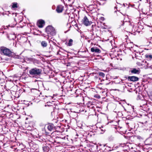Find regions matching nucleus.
I'll return each instance as SVG.
<instances>
[{
    "label": "nucleus",
    "instance_id": "f257e3e1",
    "mask_svg": "<svg viewBox=\"0 0 152 152\" xmlns=\"http://www.w3.org/2000/svg\"><path fill=\"white\" fill-rule=\"evenodd\" d=\"M0 50L1 54L9 57L12 56L14 54V53L11 52L10 49L5 47H1Z\"/></svg>",
    "mask_w": 152,
    "mask_h": 152
},
{
    "label": "nucleus",
    "instance_id": "f03ea898",
    "mask_svg": "<svg viewBox=\"0 0 152 152\" xmlns=\"http://www.w3.org/2000/svg\"><path fill=\"white\" fill-rule=\"evenodd\" d=\"M42 70L37 68H34L31 69L29 71V73L32 76L40 75L41 74Z\"/></svg>",
    "mask_w": 152,
    "mask_h": 152
},
{
    "label": "nucleus",
    "instance_id": "7ed1b4c3",
    "mask_svg": "<svg viewBox=\"0 0 152 152\" xmlns=\"http://www.w3.org/2000/svg\"><path fill=\"white\" fill-rule=\"evenodd\" d=\"M46 32L48 34L52 36L55 35L56 34L54 28L51 26H48L46 27Z\"/></svg>",
    "mask_w": 152,
    "mask_h": 152
},
{
    "label": "nucleus",
    "instance_id": "20e7f679",
    "mask_svg": "<svg viewBox=\"0 0 152 152\" xmlns=\"http://www.w3.org/2000/svg\"><path fill=\"white\" fill-rule=\"evenodd\" d=\"M83 23L86 26H88L91 25L92 22L89 21L87 17L85 16L82 20Z\"/></svg>",
    "mask_w": 152,
    "mask_h": 152
},
{
    "label": "nucleus",
    "instance_id": "39448f33",
    "mask_svg": "<svg viewBox=\"0 0 152 152\" xmlns=\"http://www.w3.org/2000/svg\"><path fill=\"white\" fill-rule=\"evenodd\" d=\"M64 7L61 5L58 6L56 8V11L58 13L62 12L64 10Z\"/></svg>",
    "mask_w": 152,
    "mask_h": 152
},
{
    "label": "nucleus",
    "instance_id": "423d86ee",
    "mask_svg": "<svg viewBox=\"0 0 152 152\" xmlns=\"http://www.w3.org/2000/svg\"><path fill=\"white\" fill-rule=\"evenodd\" d=\"M45 23V22L44 20H41L38 21L37 24L39 27L41 28L43 26Z\"/></svg>",
    "mask_w": 152,
    "mask_h": 152
},
{
    "label": "nucleus",
    "instance_id": "0eeeda50",
    "mask_svg": "<svg viewBox=\"0 0 152 152\" xmlns=\"http://www.w3.org/2000/svg\"><path fill=\"white\" fill-rule=\"evenodd\" d=\"M128 79L130 81L134 82L138 81L139 80V78L137 77L132 76H129L128 77Z\"/></svg>",
    "mask_w": 152,
    "mask_h": 152
},
{
    "label": "nucleus",
    "instance_id": "6e6552de",
    "mask_svg": "<svg viewBox=\"0 0 152 152\" xmlns=\"http://www.w3.org/2000/svg\"><path fill=\"white\" fill-rule=\"evenodd\" d=\"M91 51L92 52H95L96 53H100L101 52L100 50L96 47H93L91 48Z\"/></svg>",
    "mask_w": 152,
    "mask_h": 152
},
{
    "label": "nucleus",
    "instance_id": "1a4fd4ad",
    "mask_svg": "<svg viewBox=\"0 0 152 152\" xmlns=\"http://www.w3.org/2000/svg\"><path fill=\"white\" fill-rule=\"evenodd\" d=\"M121 23H122V24H121L122 25H123L124 24H128L129 25V28H134V26L129 22L125 21V22H124V21H122Z\"/></svg>",
    "mask_w": 152,
    "mask_h": 152
},
{
    "label": "nucleus",
    "instance_id": "9d476101",
    "mask_svg": "<svg viewBox=\"0 0 152 152\" xmlns=\"http://www.w3.org/2000/svg\"><path fill=\"white\" fill-rule=\"evenodd\" d=\"M54 126L53 124H50L48 125L47 128L48 130L51 131L54 128Z\"/></svg>",
    "mask_w": 152,
    "mask_h": 152
},
{
    "label": "nucleus",
    "instance_id": "9b49d317",
    "mask_svg": "<svg viewBox=\"0 0 152 152\" xmlns=\"http://www.w3.org/2000/svg\"><path fill=\"white\" fill-rule=\"evenodd\" d=\"M132 73L134 74H139V71L136 68H134L131 71Z\"/></svg>",
    "mask_w": 152,
    "mask_h": 152
},
{
    "label": "nucleus",
    "instance_id": "f8f14e48",
    "mask_svg": "<svg viewBox=\"0 0 152 152\" xmlns=\"http://www.w3.org/2000/svg\"><path fill=\"white\" fill-rule=\"evenodd\" d=\"M41 45L43 47H46L47 46V44L46 42L42 41L41 42Z\"/></svg>",
    "mask_w": 152,
    "mask_h": 152
},
{
    "label": "nucleus",
    "instance_id": "ddd939ff",
    "mask_svg": "<svg viewBox=\"0 0 152 152\" xmlns=\"http://www.w3.org/2000/svg\"><path fill=\"white\" fill-rule=\"evenodd\" d=\"M73 40L72 39H70L69 40V42L68 43L67 45L68 46H71L72 45Z\"/></svg>",
    "mask_w": 152,
    "mask_h": 152
},
{
    "label": "nucleus",
    "instance_id": "4468645a",
    "mask_svg": "<svg viewBox=\"0 0 152 152\" xmlns=\"http://www.w3.org/2000/svg\"><path fill=\"white\" fill-rule=\"evenodd\" d=\"M12 7L13 8H17L18 7L17 6V3H12Z\"/></svg>",
    "mask_w": 152,
    "mask_h": 152
},
{
    "label": "nucleus",
    "instance_id": "2eb2a0df",
    "mask_svg": "<svg viewBox=\"0 0 152 152\" xmlns=\"http://www.w3.org/2000/svg\"><path fill=\"white\" fill-rule=\"evenodd\" d=\"M99 75L102 77H104L105 76V74L103 72H100L99 73Z\"/></svg>",
    "mask_w": 152,
    "mask_h": 152
},
{
    "label": "nucleus",
    "instance_id": "dca6fc26",
    "mask_svg": "<svg viewBox=\"0 0 152 152\" xmlns=\"http://www.w3.org/2000/svg\"><path fill=\"white\" fill-rule=\"evenodd\" d=\"M43 149L44 151H47L48 150V147L47 146H44L43 147Z\"/></svg>",
    "mask_w": 152,
    "mask_h": 152
},
{
    "label": "nucleus",
    "instance_id": "f3484780",
    "mask_svg": "<svg viewBox=\"0 0 152 152\" xmlns=\"http://www.w3.org/2000/svg\"><path fill=\"white\" fill-rule=\"evenodd\" d=\"M148 42L152 44V37H151L150 39L148 40Z\"/></svg>",
    "mask_w": 152,
    "mask_h": 152
},
{
    "label": "nucleus",
    "instance_id": "a211bd4d",
    "mask_svg": "<svg viewBox=\"0 0 152 152\" xmlns=\"http://www.w3.org/2000/svg\"><path fill=\"white\" fill-rule=\"evenodd\" d=\"M146 56L147 58H148L149 57L151 58H152V56L151 55H148V56L146 55Z\"/></svg>",
    "mask_w": 152,
    "mask_h": 152
},
{
    "label": "nucleus",
    "instance_id": "6ab92c4d",
    "mask_svg": "<svg viewBox=\"0 0 152 152\" xmlns=\"http://www.w3.org/2000/svg\"><path fill=\"white\" fill-rule=\"evenodd\" d=\"M57 132H53L52 133H51V135H53L54 134H56V133H57Z\"/></svg>",
    "mask_w": 152,
    "mask_h": 152
},
{
    "label": "nucleus",
    "instance_id": "aec40b11",
    "mask_svg": "<svg viewBox=\"0 0 152 152\" xmlns=\"http://www.w3.org/2000/svg\"><path fill=\"white\" fill-rule=\"evenodd\" d=\"M107 148H109V149H108V150L109 151H111V148H110V147H107Z\"/></svg>",
    "mask_w": 152,
    "mask_h": 152
},
{
    "label": "nucleus",
    "instance_id": "412c9836",
    "mask_svg": "<svg viewBox=\"0 0 152 152\" xmlns=\"http://www.w3.org/2000/svg\"><path fill=\"white\" fill-rule=\"evenodd\" d=\"M97 98H98V99H99V98H100V97H100V96H99V95H98V96H97Z\"/></svg>",
    "mask_w": 152,
    "mask_h": 152
},
{
    "label": "nucleus",
    "instance_id": "4be33fe9",
    "mask_svg": "<svg viewBox=\"0 0 152 152\" xmlns=\"http://www.w3.org/2000/svg\"><path fill=\"white\" fill-rule=\"evenodd\" d=\"M90 104L91 105H92V104L91 102H90L88 103V105H89Z\"/></svg>",
    "mask_w": 152,
    "mask_h": 152
},
{
    "label": "nucleus",
    "instance_id": "5701e85b",
    "mask_svg": "<svg viewBox=\"0 0 152 152\" xmlns=\"http://www.w3.org/2000/svg\"><path fill=\"white\" fill-rule=\"evenodd\" d=\"M59 51H60L59 50L58 51V52H57V55H58V54H59Z\"/></svg>",
    "mask_w": 152,
    "mask_h": 152
},
{
    "label": "nucleus",
    "instance_id": "b1692460",
    "mask_svg": "<svg viewBox=\"0 0 152 152\" xmlns=\"http://www.w3.org/2000/svg\"><path fill=\"white\" fill-rule=\"evenodd\" d=\"M101 130L102 131H103V129H101Z\"/></svg>",
    "mask_w": 152,
    "mask_h": 152
},
{
    "label": "nucleus",
    "instance_id": "393cba45",
    "mask_svg": "<svg viewBox=\"0 0 152 152\" xmlns=\"http://www.w3.org/2000/svg\"><path fill=\"white\" fill-rule=\"evenodd\" d=\"M93 106L91 107V108H93Z\"/></svg>",
    "mask_w": 152,
    "mask_h": 152
}]
</instances>
